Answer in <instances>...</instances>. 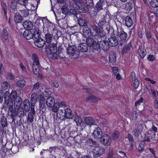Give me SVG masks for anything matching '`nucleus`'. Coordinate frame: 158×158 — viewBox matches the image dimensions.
<instances>
[{
  "mask_svg": "<svg viewBox=\"0 0 158 158\" xmlns=\"http://www.w3.org/2000/svg\"><path fill=\"white\" fill-rule=\"evenodd\" d=\"M9 103H10V104L8 105V107H9L8 112L9 113H10L11 118L13 119L15 116L17 115V109H15L14 108L13 109V103L10 102Z\"/></svg>",
  "mask_w": 158,
  "mask_h": 158,
  "instance_id": "obj_17",
  "label": "nucleus"
},
{
  "mask_svg": "<svg viewBox=\"0 0 158 158\" xmlns=\"http://www.w3.org/2000/svg\"><path fill=\"white\" fill-rule=\"evenodd\" d=\"M23 110L20 111L19 113L22 116H24L26 114V113L28 112L30 110L31 106L30 102L28 99H26L24 100L23 102Z\"/></svg>",
  "mask_w": 158,
  "mask_h": 158,
  "instance_id": "obj_9",
  "label": "nucleus"
},
{
  "mask_svg": "<svg viewBox=\"0 0 158 158\" xmlns=\"http://www.w3.org/2000/svg\"><path fill=\"white\" fill-rule=\"evenodd\" d=\"M86 43L87 45L91 48L93 51L96 50L95 46L98 44V41L94 40L93 38L88 36L86 39Z\"/></svg>",
  "mask_w": 158,
  "mask_h": 158,
  "instance_id": "obj_11",
  "label": "nucleus"
},
{
  "mask_svg": "<svg viewBox=\"0 0 158 158\" xmlns=\"http://www.w3.org/2000/svg\"><path fill=\"white\" fill-rule=\"evenodd\" d=\"M45 39L46 43L47 44H50L52 41V36L50 33H47L45 35Z\"/></svg>",
  "mask_w": 158,
  "mask_h": 158,
  "instance_id": "obj_42",
  "label": "nucleus"
},
{
  "mask_svg": "<svg viewBox=\"0 0 158 158\" xmlns=\"http://www.w3.org/2000/svg\"><path fill=\"white\" fill-rule=\"evenodd\" d=\"M114 33L118 39L119 44L121 46L123 45V44L126 42L128 40L127 34L124 31L123 28L119 31L118 29L117 28L116 30H114Z\"/></svg>",
  "mask_w": 158,
  "mask_h": 158,
  "instance_id": "obj_4",
  "label": "nucleus"
},
{
  "mask_svg": "<svg viewBox=\"0 0 158 158\" xmlns=\"http://www.w3.org/2000/svg\"><path fill=\"white\" fill-rule=\"evenodd\" d=\"M40 87V85L39 82H37L35 84L32 86L31 87V89L32 90H38Z\"/></svg>",
  "mask_w": 158,
  "mask_h": 158,
  "instance_id": "obj_53",
  "label": "nucleus"
},
{
  "mask_svg": "<svg viewBox=\"0 0 158 158\" xmlns=\"http://www.w3.org/2000/svg\"><path fill=\"white\" fill-rule=\"evenodd\" d=\"M105 152L104 149L100 146H95L93 150V158H97L102 155Z\"/></svg>",
  "mask_w": 158,
  "mask_h": 158,
  "instance_id": "obj_10",
  "label": "nucleus"
},
{
  "mask_svg": "<svg viewBox=\"0 0 158 158\" xmlns=\"http://www.w3.org/2000/svg\"><path fill=\"white\" fill-rule=\"evenodd\" d=\"M55 99L53 97L48 95V97L46 102V104L48 107L50 108L52 107L55 103Z\"/></svg>",
  "mask_w": 158,
  "mask_h": 158,
  "instance_id": "obj_20",
  "label": "nucleus"
},
{
  "mask_svg": "<svg viewBox=\"0 0 158 158\" xmlns=\"http://www.w3.org/2000/svg\"><path fill=\"white\" fill-rule=\"evenodd\" d=\"M60 104L59 103L56 102L52 106V111L55 113L57 112L58 110L60 107Z\"/></svg>",
  "mask_w": 158,
  "mask_h": 158,
  "instance_id": "obj_49",
  "label": "nucleus"
},
{
  "mask_svg": "<svg viewBox=\"0 0 158 158\" xmlns=\"http://www.w3.org/2000/svg\"><path fill=\"white\" fill-rule=\"evenodd\" d=\"M155 59V56L152 54H149L147 57V59L150 61H154Z\"/></svg>",
  "mask_w": 158,
  "mask_h": 158,
  "instance_id": "obj_60",
  "label": "nucleus"
},
{
  "mask_svg": "<svg viewBox=\"0 0 158 158\" xmlns=\"http://www.w3.org/2000/svg\"><path fill=\"white\" fill-rule=\"evenodd\" d=\"M142 130L139 128V127H137L136 128L133 129V131L134 133L135 136L138 137L139 135L141 132Z\"/></svg>",
  "mask_w": 158,
  "mask_h": 158,
  "instance_id": "obj_50",
  "label": "nucleus"
},
{
  "mask_svg": "<svg viewBox=\"0 0 158 158\" xmlns=\"http://www.w3.org/2000/svg\"><path fill=\"white\" fill-rule=\"evenodd\" d=\"M80 7V8L79 9H78L77 10H79V11L80 12L85 13L88 12V7L86 5H84L83 4L82 2Z\"/></svg>",
  "mask_w": 158,
  "mask_h": 158,
  "instance_id": "obj_40",
  "label": "nucleus"
},
{
  "mask_svg": "<svg viewBox=\"0 0 158 158\" xmlns=\"http://www.w3.org/2000/svg\"><path fill=\"white\" fill-rule=\"evenodd\" d=\"M64 110H59L57 112L56 118V122L57 123H60L61 122V121L65 118Z\"/></svg>",
  "mask_w": 158,
  "mask_h": 158,
  "instance_id": "obj_14",
  "label": "nucleus"
},
{
  "mask_svg": "<svg viewBox=\"0 0 158 158\" xmlns=\"http://www.w3.org/2000/svg\"><path fill=\"white\" fill-rule=\"evenodd\" d=\"M45 41L42 38H38L34 41L35 45L38 48L42 47L45 44Z\"/></svg>",
  "mask_w": 158,
  "mask_h": 158,
  "instance_id": "obj_22",
  "label": "nucleus"
},
{
  "mask_svg": "<svg viewBox=\"0 0 158 158\" xmlns=\"http://www.w3.org/2000/svg\"><path fill=\"white\" fill-rule=\"evenodd\" d=\"M63 49V45L60 44L58 47V48H57V53H56V55H58L61 53L62 52Z\"/></svg>",
  "mask_w": 158,
  "mask_h": 158,
  "instance_id": "obj_58",
  "label": "nucleus"
},
{
  "mask_svg": "<svg viewBox=\"0 0 158 158\" xmlns=\"http://www.w3.org/2000/svg\"><path fill=\"white\" fill-rule=\"evenodd\" d=\"M77 48L79 51L82 52H86L88 49L87 44L85 43H81L79 44Z\"/></svg>",
  "mask_w": 158,
  "mask_h": 158,
  "instance_id": "obj_27",
  "label": "nucleus"
},
{
  "mask_svg": "<svg viewBox=\"0 0 158 158\" xmlns=\"http://www.w3.org/2000/svg\"><path fill=\"white\" fill-rule=\"evenodd\" d=\"M99 11V10H98L97 9L95 8L93 10L90 12V15L92 17H94L96 15L98 12Z\"/></svg>",
  "mask_w": 158,
  "mask_h": 158,
  "instance_id": "obj_57",
  "label": "nucleus"
},
{
  "mask_svg": "<svg viewBox=\"0 0 158 158\" xmlns=\"http://www.w3.org/2000/svg\"><path fill=\"white\" fill-rule=\"evenodd\" d=\"M105 29L107 33L110 35V37L107 40L109 47H115L117 46L119 43L114 33V29L110 25L107 24L105 27Z\"/></svg>",
  "mask_w": 158,
  "mask_h": 158,
  "instance_id": "obj_1",
  "label": "nucleus"
},
{
  "mask_svg": "<svg viewBox=\"0 0 158 158\" xmlns=\"http://www.w3.org/2000/svg\"><path fill=\"white\" fill-rule=\"evenodd\" d=\"M85 143L86 145H88L90 146H94L96 145V143L92 139H89L86 140Z\"/></svg>",
  "mask_w": 158,
  "mask_h": 158,
  "instance_id": "obj_48",
  "label": "nucleus"
},
{
  "mask_svg": "<svg viewBox=\"0 0 158 158\" xmlns=\"http://www.w3.org/2000/svg\"><path fill=\"white\" fill-rule=\"evenodd\" d=\"M74 120L76 123L77 126L81 125L82 122V120L81 118L78 115H76L74 116Z\"/></svg>",
  "mask_w": 158,
  "mask_h": 158,
  "instance_id": "obj_46",
  "label": "nucleus"
},
{
  "mask_svg": "<svg viewBox=\"0 0 158 158\" xmlns=\"http://www.w3.org/2000/svg\"><path fill=\"white\" fill-rule=\"evenodd\" d=\"M23 25L25 30H31L33 27V23L31 21H25L23 23Z\"/></svg>",
  "mask_w": 158,
  "mask_h": 158,
  "instance_id": "obj_31",
  "label": "nucleus"
},
{
  "mask_svg": "<svg viewBox=\"0 0 158 158\" xmlns=\"http://www.w3.org/2000/svg\"><path fill=\"white\" fill-rule=\"evenodd\" d=\"M131 47V42H129L127 45L125 46L123 48L122 51V53L125 54L130 51Z\"/></svg>",
  "mask_w": 158,
  "mask_h": 158,
  "instance_id": "obj_36",
  "label": "nucleus"
},
{
  "mask_svg": "<svg viewBox=\"0 0 158 158\" xmlns=\"http://www.w3.org/2000/svg\"><path fill=\"white\" fill-rule=\"evenodd\" d=\"M130 76L132 79L134 88L135 89H137L139 86V81L137 79L135 73L134 71L131 72Z\"/></svg>",
  "mask_w": 158,
  "mask_h": 158,
  "instance_id": "obj_13",
  "label": "nucleus"
},
{
  "mask_svg": "<svg viewBox=\"0 0 158 158\" xmlns=\"http://www.w3.org/2000/svg\"><path fill=\"white\" fill-rule=\"evenodd\" d=\"M102 39L99 38V40L101 39L100 41L98 40V44L95 46L96 50L101 48L104 51H107L109 48L108 41L106 40H102Z\"/></svg>",
  "mask_w": 158,
  "mask_h": 158,
  "instance_id": "obj_7",
  "label": "nucleus"
},
{
  "mask_svg": "<svg viewBox=\"0 0 158 158\" xmlns=\"http://www.w3.org/2000/svg\"><path fill=\"white\" fill-rule=\"evenodd\" d=\"M1 122L2 127L3 128L7 127V123L6 119L4 118L2 119H1Z\"/></svg>",
  "mask_w": 158,
  "mask_h": 158,
  "instance_id": "obj_63",
  "label": "nucleus"
},
{
  "mask_svg": "<svg viewBox=\"0 0 158 158\" xmlns=\"http://www.w3.org/2000/svg\"><path fill=\"white\" fill-rule=\"evenodd\" d=\"M9 85V84L7 82L4 81L3 82L1 85L2 90H5L7 89L8 88Z\"/></svg>",
  "mask_w": 158,
  "mask_h": 158,
  "instance_id": "obj_56",
  "label": "nucleus"
},
{
  "mask_svg": "<svg viewBox=\"0 0 158 158\" xmlns=\"http://www.w3.org/2000/svg\"><path fill=\"white\" fill-rule=\"evenodd\" d=\"M150 5L153 8L158 7V0H152L149 2Z\"/></svg>",
  "mask_w": 158,
  "mask_h": 158,
  "instance_id": "obj_47",
  "label": "nucleus"
},
{
  "mask_svg": "<svg viewBox=\"0 0 158 158\" xmlns=\"http://www.w3.org/2000/svg\"><path fill=\"white\" fill-rule=\"evenodd\" d=\"M66 52L69 55V56L72 58L75 59L79 56V52L77 50V47L74 45L69 46L67 49Z\"/></svg>",
  "mask_w": 158,
  "mask_h": 158,
  "instance_id": "obj_6",
  "label": "nucleus"
},
{
  "mask_svg": "<svg viewBox=\"0 0 158 158\" xmlns=\"http://www.w3.org/2000/svg\"><path fill=\"white\" fill-rule=\"evenodd\" d=\"M138 52L140 58L142 59H143L147 54L146 50L142 46H139L138 50Z\"/></svg>",
  "mask_w": 158,
  "mask_h": 158,
  "instance_id": "obj_23",
  "label": "nucleus"
},
{
  "mask_svg": "<svg viewBox=\"0 0 158 158\" xmlns=\"http://www.w3.org/2000/svg\"><path fill=\"white\" fill-rule=\"evenodd\" d=\"M27 1L28 0H18V2L19 4L25 6L27 5Z\"/></svg>",
  "mask_w": 158,
  "mask_h": 158,
  "instance_id": "obj_62",
  "label": "nucleus"
},
{
  "mask_svg": "<svg viewBox=\"0 0 158 158\" xmlns=\"http://www.w3.org/2000/svg\"><path fill=\"white\" fill-rule=\"evenodd\" d=\"M35 104H31V109L28 112V115L27 118V121L30 123L32 122L33 121V116L35 114L34 109Z\"/></svg>",
  "mask_w": 158,
  "mask_h": 158,
  "instance_id": "obj_12",
  "label": "nucleus"
},
{
  "mask_svg": "<svg viewBox=\"0 0 158 158\" xmlns=\"http://www.w3.org/2000/svg\"><path fill=\"white\" fill-rule=\"evenodd\" d=\"M143 102V99L142 98H140L139 100L136 101L135 104V106L137 108L138 105H141V104Z\"/></svg>",
  "mask_w": 158,
  "mask_h": 158,
  "instance_id": "obj_61",
  "label": "nucleus"
},
{
  "mask_svg": "<svg viewBox=\"0 0 158 158\" xmlns=\"http://www.w3.org/2000/svg\"><path fill=\"white\" fill-rule=\"evenodd\" d=\"M90 34L93 36L97 37L98 39L102 38H104L103 37L105 35L102 31L96 25L92 27V28L91 29Z\"/></svg>",
  "mask_w": 158,
  "mask_h": 158,
  "instance_id": "obj_5",
  "label": "nucleus"
},
{
  "mask_svg": "<svg viewBox=\"0 0 158 158\" xmlns=\"http://www.w3.org/2000/svg\"><path fill=\"white\" fill-rule=\"evenodd\" d=\"M62 13L65 15H66L69 12V8L65 5L62 6L61 8Z\"/></svg>",
  "mask_w": 158,
  "mask_h": 158,
  "instance_id": "obj_52",
  "label": "nucleus"
},
{
  "mask_svg": "<svg viewBox=\"0 0 158 158\" xmlns=\"http://www.w3.org/2000/svg\"><path fill=\"white\" fill-rule=\"evenodd\" d=\"M127 138L130 143H131V146L132 147L134 143V138L133 136L130 133L128 134Z\"/></svg>",
  "mask_w": 158,
  "mask_h": 158,
  "instance_id": "obj_54",
  "label": "nucleus"
},
{
  "mask_svg": "<svg viewBox=\"0 0 158 158\" xmlns=\"http://www.w3.org/2000/svg\"><path fill=\"white\" fill-rule=\"evenodd\" d=\"M9 32L8 30L3 28L2 32V39L3 42H5L8 39Z\"/></svg>",
  "mask_w": 158,
  "mask_h": 158,
  "instance_id": "obj_25",
  "label": "nucleus"
},
{
  "mask_svg": "<svg viewBox=\"0 0 158 158\" xmlns=\"http://www.w3.org/2000/svg\"><path fill=\"white\" fill-rule=\"evenodd\" d=\"M14 102L15 106H16L18 109H19L21 106L22 103V100L20 97L17 96L16 97L15 100Z\"/></svg>",
  "mask_w": 158,
  "mask_h": 158,
  "instance_id": "obj_30",
  "label": "nucleus"
},
{
  "mask_svg": "<svg viewBox=\"0 0 158 158\" xmlns=\"http://www.w3.org/2000/svg\"><path fill=\"white\" fill-rule=\"evenodd\" d=\"M45 50L48 53L56 54L57 53V47L56 44L52 43L48 44H46Z\"/></svg>",
  "mask_w": 158,
  "mask_h": 158,
  "instance_id": "obj_8",
  "label": "nucleus"
},
{
  "mask_svg": "<svg viewBox=\"0 0 158 158\" xmlns=\"http://www.w3.org/2000/svg\"><path fill=\"white\" fill-rule=\"evenodd\" d=\"M32 32V29L31 30H25L23 33V35L24 38L27 40L31 39L33 36Z\"/></svg>",
  "mask_w": 158,
  "mask_h": 158,
  "instance_id": "obj_24",
  "label": "nucleus"
},
{
  "mask_svg": "<svg viewBox=\"0 0 158 158\" xmlns=\"http://www.w3.org/2000/svg\"><path fill=\"white\" fill-rule=\"evenodd\" d=\"M116 54H110L109 57V61L111 63H115L116 62Z\"/></svg>",
  "mask_w": 158,
  "mask_h": 158,
  "instance_id": "obj_43",
  "label": "nucleus"
},
{
  "mask_svg": "<svg viewBox=\"0 0 158 158\" xmlns=\"http://www.w3.org/2000/svg\"><path fill=\"white\" fill-rule=\"evenodd\" d=\"M94 122V120L91 117H87L85 119V122L86 124L89 126L93 125Z\"/></svg>",
  "mask_w": 158,
  "mask_h": 158,
  "instance_id": "obj_44",
  "label": "nucleus"
},
{
  "mask_svg": "<svg viewBox=\"0 0 158 158\" xmlns=\"http://www.w3.org/2000/svg\"><path fill=\"white\" fill-rule=\"evenodd\" d=\"M32 59L33 61V67L37 66L38 68L40 65V63L39 56L35 53H33L32 55Z\"/></svg>",
  "mask_w": 158,
  "mask_h": 158,
  "instance_id": "obj_19",
  "label": "nucleus"
},
{
  "mask_svg": "<svg viewBox=\"0 0 158 158\" xmlns=\"http://www.w3.org/2000/svg\"><path fill=\"white\" fill-rule=\"evenodd\" d=\"M82 32L83 33V35L86 37H87V36L88 37L89 34H90V35H91V29L89 30V27L87 26H85L83 27L82 29Z\"/></svg>",
  "mask_w": 158,
  "mask_h": 158,
  "instance_id": "obj_37",
  "label": "nucleus"
},
{
  "mask_svg": "<svg viewBox=\"0 0 158 158\" xmlns=\"http://www.w3.org/2000/svg\"><path fill=\"white\" fill-rule=\"evenodd\" d=\"M56 23L58 24L60 27L63 26L64 24H63V22H65L64 19L62 18L60 19H57L56 16Z\"/></svg>",
  "mask_w": 158,
  "mask_h": 158,
  "instance_id": "obj_55",
  "label": "nucleus"
},
{
  "mask_svg": "<svg viewBox=\"0 0 158 158\" xmlns=\"http://www.w3.org/2000/svg\"><path fill=\"white\" fill-rule=\"evenodd\" d=\"M150 139H152L151 134L147 133L144 134L142 136L140 139L141 140V142L144 143L146 142H150Z\"/></svg>",
  "mask_w": 158,
  "mask_h": 158,
  "instance_id": "obj_26",
  "label": "nucleus"
},
{
  "mask_svg": "<svg viewBox=\"0 0 158 158\" xmlns=\"http://www.w3.org/2000/svg\"><path fill=\"white\" fill-rule=\"evenodd\" d=\"M135 2L136 1L135 0H133L127 2L125 4V9L128 11H130L133 7L132 3L135 4Z\"/></svg>",
  "mask_w": 158,
  "mask_h": 158,
  "instance_id": "obj_29",
  "label": "nucleus"
},
{
  "mask_svg": "<svg viewBox=\"0 0 158 158\" xmlns=\"http://www.w3.org/2000/svg\"><path fill=\"white\" fill-rule=\"evenodd\" d=\"M14 20L16 24L21 23L23 20L22 16L19 13H16L14 16Z\"/></svg>",
  "mask_w": 158,
  "mask_h": 158,
  "instance_id": "obj_34",
  "label": "nucleus"
},
{
  "mask_svg": "<svg viewBox=\"0 0 158 158\" xmlns=\"http://www.w3.org/2000/svg\"><path fill=\"white\" fill-rule=\"evenodd\" d=\"M145 145V143H143L142 142H141V143H139L138 147V150L139 152H141L144 150Z\"/></svg>",
  "mask_w": 158,
  "mask_h": 158,
  "instance_id": "obj_51",
  "label": "nucleus"
},
{
  "mask_svg": "<svg viewBox=\"0 0 158 158\" xmlns=\"http://www.w3.org/2000/svg\"><path fill=\"white\" fill-rule=\"evenodd\" d=\"M32 35L33 36L32 39H33L34 41L38 38H41L40 37V33L39 30L37 29H32Z\"/></svg>",
  "mask_w": 158,
  "mask_h": 158,
  "instance_id": "obj_33",
  "label": "nucleus"
},
{
  "mask_svg": "<svg viewBox=\"0 0 158 158\" xmlns=\"http://www.w3.org/2000/svg\"><path fill=\"white\" fill-rule=\"evenodd\" d=\"M100 100V99L93 95H89L86 99V101H91L92 102L95 103L98 102V101Z\"/></svg>",
  "mask_w": 158,
  "mask_h": 158,
  "instance_id": "obj_38",
  "label": "nucleus"
},
{
  "mask_svg": "<svg viewBox=\"0 0 158 158\" xmlns=\"http://www.w3.org/2000/svg\"><path fill=\"white\" fill-rule=\"evenodd\" d=\"M26 81L24 79L20 80L16 82L17 86L21 88H23L26 85Z\"/></svg>",
  "mask_w": 158,
  "mask_h": 158,
  "instance_id": "obj_41",
  "label": "nucleus"
},
{
  "mask_svg": "<svg viewBox=\"0 0 158 158\" xmlns=\"http://www.w3.org/2000/svg\"><path fill=\"white\" fill-rule=\"evenodd\" d=\"M78 22L80 26L84 27L87 26V21L82 18H81L78 20Z\"/></svg>",
  "mask_w": 158,
  "mask_h": 158,
  "instance_id": "obj_39",
  "label": "nucleus"
},
{
  "mask_svg": "<svg viewBox=\"0 0 158 158\" xmlns=\"http://www.w3.org/2000/svg\"><path fill=\"white\" fill-rule=\"evenodd\" d=\"M111 142V138L108 135L105 134L101 137V142L105 146H109Z\"/></svg>",
  "mask_w": 158,
  "mask_h": 158,
  "instance_id": "obj_15",
  "label": "nucleus"
},
{
  "mask_svg": "<svg viewBox=\"0 0 158 158\" xmlns=\"http://www.w3.org/2000/svg\"><path fill=\"white\" fill-rule=\"evenodd\" d=\"M102 131L100 128L97 127L95 128L93 133V136L96 139H100L102 137Z\"/></svg>",
  "mask_w": 158,
  "mask_h": 158,
  "instance_id": "obj_18",
  "label": "nucleus"
},
{
  "mask_svg": "<svg viewBox=\"0 0 158 158\" xmlns=\"http://www.w3.org/2000/svg\"><path fill=\"white\" fill-rule=\"evenodd\" d=\"M81 4L82 1L81 0H71L69 2L70 7L77 10L80 8Z\"/></svg>",
  "mask_w": 158,
  "mask_h": 158,
  "instance_id": "obj_16",
  "label": "nucleus"
},
{
  "mask_svg": "<svg viewBox=\"0 0 158 158\" xmlns=\"http://www.w3.org/2000/svg\"><path fill=\"white\" fill-rule=\"evenodd\" d=\"M106 3V0H99L97 3L95 8L100 11L103 9V6Z\"/></svg>",
  "mask_w": 158,
  "mask_h": 158,
  "instance_id": "obj_21",
  "label": "nucleus"
},
{
  "mask_svg": "<svg viewBox=\"0 0 158 158\" xmlns=\"http://www.w3.org/2000/svg\"><path fill=\"white\" fill-rule=\"evenodd\" d=\"M125 24L127 27H131L133 24V21L130 16H127L124 19Z\"/></svg>",
  "mask_w": 158,
  "mask_h": 158,
  "instance_id": "obj_28",
  "label": "nucleus"
},
{
  "mask_svg": "<svg viewBox=\"0 0 158 158\" xmlns=\"http://www.w3.org/2000/svg\"><path fill=\"white\" fill-rule=\"evenodd\" d=\"M0 146L1 147V153L3 157H5L6 156H9L13 154H15L19 151V148L16 146H12V144H10V148H8V144H6L5 146H2V144H1Z\"/></svg>",
  "mask_w": 158,
  "mask_h": 158,
  "instance_id": "obj_2",
  "label": "nucleus"
},
{
  "mask_svg": "<svg viewBox=\"0 0 158 158\" xmlns=\"http://www.w3.org/2000/svg\"><path fill=\"white\" fill-rule=\"evenodd\" d=\"M112 138L113 140H116L118 139L120 136V133L118 131H116L112 134Z\"/></svg>",
  "mask_w": 158,
  "mask_h": 158,
  "instance_id": "obj_45",
  "label": "nucleus"
},
{
  "mask_svg": "<svg viewBox=\"0 0 158 158\" xmlns=\"http://www.w3.org/2000/svg\"><path fill=\"white\" fill-rule=\"evenodd\" d=\"M138 35L139 37L142 38L143 36V29L139 27L138 29Z\"/></svg>",
  "mask_w": 158,
  "mask_h": 158,
  "instance_id": "obj_59",
  "label": "nucleus"
},
{
  "mask_svg": "<svg viewBox=\"0 0 158 158\" xmlns=\"http://www.w3.org/2000/svg\"><path fill=\"white\" fill-rule=\"evenodd\" d=\"M4 103L3 106L4 108L8 107L9 102L13 103L15 100V98L17 97V93L15 90H13L10 94L9 92L6 91L4 93Z\"/></svg>",
  "mask_w": 158,
  "mask_h": 158,
  "instance_id": "obj_3",
  "label": "nucleus"
},
{
  "mask_svg": "<svg viewBox=\"0 0 158 158\" xmlns=\"http://www.w3.org/2000/svg\"><path fill=\"white\" fill-rule=\"evenodd\" d=\"M65 118H71L73 116V114L72 113L71 109L67 108L64 110Z\"/></svg>",
  "mask_w": 158,
  "mask_h": 158,
  "instance_id": "obj_32",
  "label": "nucleus"
},
{
  "mask_svg": "<svg viewBox=\"0 0 158 158\" xmlns=\"http://www.w3.org/2000/svg\"><path fill=\"white\" fill-rule=\"evenodd\" d=\"M40 95H38L37 92H34L33 93L31 96V101L32 102L31 104L34 105L37 101H38Z\"/></svg>",
  "mask_w": 158,
  "mask_h": 158,
  "instance_id": "obj_35",
  "label": "nucleus"
},
{
  "mask_svg": "<svg viewBox=\"0 0 158 158\" xmlns=\"http://www.w3.org/2000/svg\"><path fill=\"white\" fill-rule=\"evenodd\" d=\"M19 66L20 67L23 72H24L25 73L27 72V69L26 67L24 66L22 62H20L19 64Z\"/></svg>",
  "mask_w": 158,
  "mask_h": 158,
  "instance_id": "obj_64",
  "label": "nucleus"
}]
</instances>
